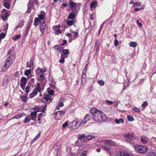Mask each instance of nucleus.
I'll return each mask as SVG.
<instances>
[{"label": "nucleus", "instance_id": "obj_3", "mask_svg": "<svg viewBox=\"0 0 156 156\" xmlns=\"http://www.w3.org/2000/svg\"><path fill=\"white\" fill-rule=\"evenodd\" d=\"M134 148L136 151L140 153H145L147 151V148L143 145H136Z\"/></svg>", "mask_w": 156, "mask_h": 156}, {"label": "nucleus", "instance_id": "obj_10", "mask_svg": "<svg viewBox=\"0 0 156 156\" xmlns=\"http://www.w3.org/2000/svg\"><path fill=\"white\" fill-rule=\"evenodd\" d=\"M27 82V80L26 78L24 77H21L20 80V86L23 90H24L25 87Z\"/></svg>", "mask_w": 156, "mask_h": 156}, {"label": "nucleus", "instance_id": "obj_38", "mask_svg": "<svg viewBox=\"0 0 156 156\" xmlns=\"http://www.w3.org/2000/svg\"><path fill=\"white\" fill-rule=\"evenodd\" d=\"M20 35H17L15 36L14 37H12V39L15 41H16L18 39L20 38Z\"/></svg>", "mask_w": 156, "mask_h": 156}, {"label": "nucleus", "instance_id": "obj_30", "mask_svg": "<svg viewBox=\"0 0 156 156\" xmlns=\"http://www.w3.org/2000/svg\"><path fill=\"white\" fill-rule=\"evenodd\" d=\"M33 7V5L32 4H29L28 5V9L27 11L28 13H30L31 11V10Z\"/></svg>", "mask_w": 156, "mask_h": 156}, {"label": "nucleus", "instance_id": "obj_13", "mask_svg": "<svg viewBox=\"0 0 156 156\" xmlns=\"http://www.w3.org/2000/svg\"><path fill=\"white\" fill-rule=\"evenodd\" d=\"M77 3L74 2L72 0H70L69 2V5L71 7V9L73 10L76 9V8Z\"/></svg>", "mask_w": 156, "mask_h": 156}, {"label": "nucleus", "instance_id": "obj_47", "mask_svg": "<svg viewBox=\"0 0 156 156\" xmlns=\"http://www.w3.org/2000/svg\"><path fill=\"white\" fill-rule=\"evenodd\" d=\"M54 91L53 90H51L50 91L48 92V95H50V96L54 94Z\"/></svg>", "mask_w": 156, "mask_h": 156}, {"label": "nucleus", "instance_id": "obj_25", "mask_svg": "<svg viewBox=\"0 0 156 156\" xmlns=\"http://www.w3.org/2000/svg\"><path fill=\"white\" fill-rule=\"evenodd\" d=\"M75 17V14L71 12L69 15L68 17V19H73Z\"/></svg>", "mask_w": 156, "mask_h": 156}, {"label": "nucleus", "instance_id": "obj_15", "mask_svg": "<svg viewBox=\"0 0 156 156\" xmlns=\"http://www.w3.org/2000/svg\"><path fill=\"white\" fill-rule=\"evenodd\" d=\"M104 143L106 144L111 146H114L115 143L112 141L110 140H107L104 141Z\"/></svg>", "mask_w": 156, "mask_h": 156}, {"label": "nucleus", "instance_id": "obj_41", "mask_svg": "<svg viewBox=\"0 0 156 156\" xmlns=\"http://www.w3.org/2000/svg\"><path fill=\"white\" fill-rule=\"evenodd\" d=\"M98 83L101 86H103L104 85V82L103 80L98 81Z\"/></svg>", "mask_w": 156, "mask_h": 156}, {"label": "nucleus", "instance_id": "obj_64", "mask_svg": "<svg viewBox=\"0 0 156 156\" xmlns=\"http://www.w3.org/2000/svg\"><path fill=\"white\" fill-rule=\"evenodd\" d=\"M8 79L6 78L3 80V82L4 83H6L8 82Z\"/></svg>", "mask_w": 156, "mask_h": 156}, {"label": "nucleus", "instance_id": "obj_7", "mask_svg": "<svg viewBox=\"0 0 156 156\" xmlns=\"http://www.w3.org/2000/svg\"><path fill=\"white\" fill-rule=\"evenodd\" d=\"M14 57L13 55H10L9 57L8 58L5 62V66L7 68H9L10 65L13 63Z\"/></svg>", "mask_w": 156, "mask_h": 156}, {"label": "nucleus", "instance_id": "obj_19", "mask_svg": "<svg viewBox=\"0 0 156 156\" xmlns=\"http://www.w3.org/2000/svg\"><path fill=\"white\" fill-rule=\"evenodd\" d=\"M10 14V13L9 12L5 13L2 17V20H6Z\"/></svg>", "mask_w": 156, "mask_h": 156}, {"label": "nucleus", "instance_id": "obj_21", "mask_svg": "<svg viewBox=\"0 0 156 156\" xmlns=\"http://www.w3.org/2000/svg\"><path fill=\"white\" fill-rule=\"evenodd\" d=\"M25 115H24V113H21L20 114H18L17 115H16V116H15L14 117H13L10 118L9 120H11L12 119H14L16 118V119H19L20 118H21L22 116H24Z\"/></svg>", "mask_w": 156, "mask_h": 156}, {"label": "nucleus", "instance_id": "obj_6", "mask_svg": "<svg viewBox=\"0 0 156 156\" xmlns=\"http://www.w3.org/2000/svg\"><path fill=\"white\" fill-rule=\"evenodd\" d=\"M90 113L92 115L93 120L97 122L98 120V109L95 108H92L90 110Z\"/></svg>", "mask_w": 156, "mask_h": 156}, {"label": "nucleus", "instance_id": "obj_18", "mask_svg": "<svg viewBox=\"0 0 156 156\" xmlns=\"http://www.w3.org/2000/svg\"><path fill=\"white\" fill-rule=\"evenodd\" d=\"M37 112L36 111H34L33 112H31L30 115L31 118H32V119L33 120H34L36 118L37 116Z\"/></svg>", "mask_w": 156, "mask_h": 156}, {"label": "nucleus", "instance_id": "obj_34", "mask_svg": "<svg viewBox=\"0 0 156 156\" xmlns=\"http://www.w3.org/2000/svg\"><path fill=\"white\" fill-rule=\"evenodd\" d=\"M30 88V87L29 86V85H28V84L26 87L25 92V93L27 94H28V93L29 91Z\"/></svg>", "mask_w": 156, "mask_h": 156}, {"label": "nucleus", "instance_id": "obj_45", "mask_svg": "<svg viewBox=\"0 0 156 156\" xmlns=\"http://www.w3.org/2000/svg\"><path fill=\"white\" fill-rule=\"evenodd\" d=\"M22 101L25 102L27 100V97L24 96H22L21 97Z\"/></svg>", "mask_w": 156, "mask_h": 156}, {"label": "nucleus", "instance_id": "obj_62", "mask_svg": "<svg viewBox=\"0 0 156 156\" xmlns=\"http://www.w3.org/2000/svg\"><path fill=\"white\" fill-rule=\"evenodd\" d=\"M87 71V69L84 68L82 71V74H86Z\"/></svg>", "mask_w": 156, "mask_h": 156}, {"label": "nucleus", "instance_id": "obj_24", "mask_svg": "<svg viewBox=\"0 0 156 156\" xmlns=\"http://www.w3.org/2000/svg\"><path fill=\"white\" fill-rule=\"evenodd\" d=\"M65 58H66L63 56L62 54H61V57L59 60V62L60 63H63L65 62Z\"/></svg>", "mask_w": 156, "mask_h": 156}, {"label": "nucleus", "instance_id": "obj_27", "mask_svg": "<svg viewBox=\"0 0 156 156\" xmlns=\"http://www.w3.org/2000/svg\"><path fill=\"white\" fill-rule=\"evenodd\" d=\"M86 77V74H82V78L81 80V83H83L85 81V79Z\"/></svg>", "mask_w": 156, "mask_h": 156}, {"label": "nucleus", "instance_id": "obj_22", "mask_svg": "<svg viewBox=\"0 0 156 156\" xmlns=\"http://www.w3.org/2000/svg\"><path fill=\"white\" fill-rule=\"evenodd\" d=\"M115 122L117 124H119L120 123H123L124 122V120L122 118H120L119 119H115Z\"/></svg>", "mask_w": 156, "mask_h": 156}, {"label": "nucleus", "instance_id": "obj_32", "mask_svg": "<svg viewBox=\"0 0 156 156\" xmlns=\"http://www.w3.org/2000/svg\"><path fill=\"white\" fill-rule=\"evenodd\" d=\"M73 22H74L73 20H68L67 21V24L68 26H71L73 24Z\"/></svg>", "mask_w": 156, "mask_h": 156}, {"label": "nucleus", "instance_id": "obj_63", "mask_svg": "<svg viewBox=\"0 0 156 156\" xmlns=\"http://www.w3.org/2000/svg\"><path fill=\"white\" fill-rule=\"evenodd\" d=\"M46 106H47L46 105H45L43 106V112H44V111L46 110Z\"/></svg>", "mask_w": 156, "mask_h": 156}, {"label": "nucleus", "instance_id": "obj_43", "mask_svg": "<svg viewBox=\"0 0 156 156\" xmlns=\"http://www.w3.org/2000/svg\"><path fill=\"white\" fill-rule=\"evenodd\" d=\"M101 148L102 149H104L106 151H109L110 150V149L108 147H106L103 146H102L101 147Z\"/></svg>", "mask_w": 156, "mask_h": 156}, {"label": "nucleus", "instance_id": "obj_53", "mask_svg": "<svg viewBox=\"0 0 156 156\" xmlns=\"http://www.w3.org/2000/svg\"><path fill=\"white\" fill-rule=\"evenodd\" d=\"M87 152L86 151H84L83 152H82L80 156H86V153Z\"/></svg>", "mask_w": 156, "mask_h": 156}, {"label": "nucleus", "instance_id": "obj_51", "mask_svg": "<svg viewBox=\"0 0 156 156\" xmlns=\"http://www.w3.org/2000/svg\"><path fill=\"white\" fill-rule=\"evenodd\" d=\"M147 101H145L143 102V103L142 105V106L143 107H145L147 106Z\"/></svg>", "mask_w": 156, "mask_h": 156}, {"label": "nucleus", "instance_id": "obj_26", "mask_svg": "<svg viewBox=\"0 0 156 156\" xmlns=\"http://www.w3.org/2000/svg\"><path fill=\"white\" fill-rule=\"evenodd\" d=\"M44 74H42L40 75L39 79H38L39 81H44L45 77H44Z\"/></svg>", "mask_w": 156, "mask_h": 156}, {"label": "nucleus", "instance_id": "obj_8", "mask_svg": "<svg viewBox=\"0 0 156 156\" xmlns=\"http://www.w3.org/2000/svg\"><path fill=\"white\" fill-rule=\"evenodd\" d=\"M65 112V111H57L55 113V119L56 120H59L61 119L62 118Z\"/></svg>", "mask_w": 156, "mask_h": 156}, {"label": "nucleus", "instance_id": "obj_52", "mask_svg": "<svg viewBox=\"0 0 156 156\" xmlns=\"http://www.w3.org/2000/svg\"><path fill=\"white\" fill-rule=\"evenodd\" d=\"M6 34L4 33H2L0 34V38L1 39H3L5 36Z\"/></svg>", "mask_w": 156, "mask_h": 156}, {"label": "nucleus", "instance_id": "obj_23", "mask_svg": "<svg viewBox=\"0 0 156 156\" xmlns=\"http://www.w3.org/2000/svg\"><path fill=\"white\" fill-rule=\"evenodd\" d=\"M97 4V2L94 1H92L90 5V7L91 8H95L96 7Z\"/></svg>", "mask_w": 156, "mask_h": 156}, {"label": "nucleus", "instance_id": "obj_36", "mask_svg": "<svg viewBox=\"0 0 156 156\" xmlns=\"http://www.w3.org/2000/svg\"><path fill=\"white\" fill-rule=\"evenodd\" d=\"M148 156H156V154L152 152H150L147 154Z\"/></svg>", "mask_w": 156, "mask_h": 156}, {"label": "nucleus", "instance_id": "obj_46", "mask_svg": "<svg viewBox=\"0 0 156 156\" xmlns=\"http://www.w3.org/2000/svg\"><path fill=\"white\" fill-rule=\"evenodd\" d=\"M73 33L74 34V35L75 37V38L76 37H77L79 36L78 33L77 32H73Z\"/></svg>", "mask_w": 156, "mask_h": 156}, {"label": "nucleus", "instance_id": "obj_31", "mask_svg": "<svg viewBox=\"0 0 156 156\" xmlns=\"http://www.w3.org/2000/svg\"><path fill=\"white\" fill-rule=\"evenodd\" d=\"M124 152L119 151L115 154V156H123Z\"/></svg>", "mask_w": 156, "mask_h": 156}, {"label": "nucleus", "instance_id": "obj_14", "mask_svg": "<svg viewBox=\"0 0 156 156\" xmlns=\"http://www.w3.org/2000/svg\"><path fill=\"white\" fill-rule=\"evenodd\" d=\"M45 12L44 11H41V14L38 15V17L40 20V22H41V20H42V21L44 20L45 21V18L44 17V16L45 15Z\"/></svg>", "mask_w": 156, "mask_h": 156}, {"label": "nucleus", "instance_id": "obj_57", "mask_svg": "<svg viewBox=\"0 0 156 156\" xmlns=\"http://www.w3.org/2000/svg\"><path fill=\"white\" fill-rule=\"evenodd\" d=\"M39 21H40V20L38 17H36L35 18L34 20V23H36V22H37Z\"/></svg>", "mask_w": 156, "mask_h": 156}, {"label": "nucleus", "instance_id": "obj_2", "mask_svg": "<svg viewBox=\"0 0 156 156\" xmlns=\"http://www.w3.org/2000/svg\"><path fill=\"white\" fill-rule=\"evenodd\" d=\"M124 137L126 141L131 143L132 140L135 138V135L133 132H127L124 134Z\"/></svg>", "mask_w": 156, "mask_h": 156}, {"label": "nucleus", "instance_id": "obj_35", "mask_svg": "<svg viewBox=\"0 0 156 156\" xmlns=\"http://www.w3.org/2000/svg\"><path fill=\"white\" fill-rule=\"evenodd\" d=\"M94 138L95 137L93 136L88 135L87 136V138H85V139H87L88 140H89Z\"/></svg>", "mask_w": 156, "mask_h": 156}, {"label": "nucleus", "instance_id": "obj_12", "mask_svg": "<svg viewBox=\"0 0 156 156\" xmlns=\"http://www.w3.org/2000/svg\"><path fill=\"white\" fill-rule=\"evenodd\" d=\"M10 0H4L2 3L4 6L7 9H9L10 7L9 3L10 2Z\"/></svg>", "mask_w": 156, "mask_h": 156}, {"label": "nucleus", "instance_id": "obj_56", "mask_svg": "<svg viewBox=\"0 0 156 156\" xmlns=\"http://www.w3.org/2000/svg\"><path fill=\"white\" fill-rule=\"evenodd\" d=\"M80 140H79L77 141L76 142V145H77V146H80L81 145V143L80 142Z\"/></svg>", "mask_w": 156, "mask_h": 156}, {"label": "nucleus", "instance_id": "obj_61", "mask_svg": "<svg viewBox=\"0 0 156 156\" xmlns=\"http://www.w3.org/2000/svg\"><path fill=\"white\" fill-rule=\"evenodd\" d=\"M136 23L140 27H141L142 26V24L140 23L139 22L138 20H136Z\"/></svg>", "mask_w": 156, "mask_h": 156}, {"label": "nucleus", "instance_id": "obj_20", "mask_svg": "<svg viewBox=\"0 0 156 156\" xmlns=\"http://www.w3.org/2000/svg\"><path fill=\"white\" fill-rule=\"evenodd\" d=\"M51 96L50 95L47 94L44 96L43 98L45 99L46 101H51L52 100L51 98Z\"/></svg>", "mask_w": 156, "mask_h": 156}, {"label": "nucleus", "instance_id": "obj_54", "mask_svg": "<svg viewBox=\"0 0 156 156\" xmlns=\"http://www.w3.org/2000/svg\"><path fill=\"white\" fill-rule=\"evenodd\" d=\"M114 44L115 46H117L119 45V42L117 39H115L114 41Z\"/></svg>", "mask_w": 156, "mask_h": 156}, {"label": "nucleus", "instance_id": "obj_44", "mask_svg": "<svg viewBox=\"0 0 156 156\" xmlns=\"http://www.w3.org/2000/svg\"><path fill=\"white\" fill-rule=\"evenodd\" d=\"M123 156H132V155L131 154L128 153L126 152H124Z\"/></svg>", "mask_w": 156, "mask_h": 156}, {"label": "nucleus", "instance_id": "obj_55", "mask_svg": "<svg viewBox=\"0 0 156 156\" xmlns=\"http://www.w3.org/2000/svg\"><path fill=\"white\" fill-rule=\"evenodd\" d=\"M40 133L39 132L38 134L34 138V140H37L39 137H40Z\"/></svg>", "mask_w": 156, "mask_h": 156}, {"label": "nucleus", "instance_id": "obj_28", "mask_svg": "<svg viewBox=\"0 0 156 156\" xmlns=\"http://www.w3.org/2000/svg\"><path fill=\"white\" fill-rule=\"evenodd\" d=\"M85 135L84 134H79L78 135L79 140H80V142H81V140H82L83 138H85Z\"/></svg>", "mask_w": 156, "mask_h": 156}, {"label": "nucleus", "instance_id": "obj_5", "mask_svg": "<svg viewBox=\"0 0 156 156\" xmlns=\"http://www.w3.org/2000/svg\"><path fill=\"white\" fill-rule=\"evenodd\" d=\"M82 124L81 120L76 119L72 122V127L74 129L78 128Z\"/></svg>", "mask_w": 156, "mask_h": 156}, {"label": "nucleus", "instance_id": "obj_58", "mask_svg": "<svg viewBox=\"0 0 156 156\" xmlns=\"http://www.w3.org/2000/svg\"><path fill=\"white\" fill-rule=\"evenodd\" d=\"M61 31L60 30H58L55 32V34L57 35H58L61 33Z\"/></svg>", "mask_w": 156, "mask_h": 156}, {"label": "nucleus", "instance_id": "obj_16", "mask_svg": "<svg viewBox=\"0 0 156 156\" xmlns=\"http://www.w3.org/2000/svg\"><path fill=\"white\" fill-rule=\"evenodd\" d=\"M63 54H64L63 56L66 58L68 57V55L69 54V50L68 49H63L62 50Z\"/></svg>", "mask_w": 156, "mask_h": 156}, {"label": "nucleus", "instance_id": "obj_29", "mask_svg": "<svg viewBox=\"0 0 156 156\" xmlns=\"http://www.w3.org/2000/svg\"><path fill=\"white\" fill-rule=\"evenodd\" d=\"M137 45V44L135 42H132L130 43L129 46L133 47H135Z\"/></svg>", "mask_w": 156, "mask_h": 156}, {"label": "nucleus", "instance_id": "obj_40", "mask_svg": "<svg viewBox=\"0 0 156 156\" xmlns=\"http://www.w3.org/2000/svg\"><path fill=\"white\" fill-rule=\"evenodd\" d=\"M34 83V79L33 78H31L30 79V81L28 83V85H33Z\"/></svg>", "mask_w": 156, "mask_h": 156}, {"label": "nucleus", "instance_id": "obj_37", "mask_svg": "<svg viewBox=\"0 0 156 156\" xmlns=\"http://www.w3.org/2000/svg\"><path fill=\"white\" fill-rule=\"evenodd\" d=\"M127 118L128 120L129 121H133L134 120L133 118L131 116L128 115L127 116Z\"/></svg>", "mask_w": 156, "mask_h": 156}, {"label": "nucleus", "instance_id": "obj_17", "mask_svg": "<svg viewBox=\"0 0 156 156\" xmlns=\"http://www.w3.org/2000/svg\"><path fill=\"white\" fill-rule=\"evenodd\" d=\"M148 139L145 136H142L141 138V142L143 144L146 143L148 141Z\"/></svg>", "mask_w": 156, "mask_h": 156}, {"label": "nucleus", "instance_id": "obj_49", "mask_svg": "<svg viewBox=\"0 0 156 156\" xmlns=\"http://www.w3.org/2000/svg\"><path fill=\"white\" fill-rule=\"evenodd\" d=\"M68 125V123L66 122L64 124H62V127L63 129H64L66 126H67Z\"/></svg>", "mask_w": 156, "mask_h": 156}, {"label": "nucleus", "instance_id": "obj_9", "mask_svg": "<svg viewBox=\"0 0 156 156\" xmlns=\"http://www.w3.org/2000/svg\"><path fill=\"white\" fill-rule=\"evenodd\" d=\"M40 25V29L41 32V36L43 34L44 32V30L46 28V26L45 24V21L44 20L42 22H41Z\"/></svg>", "mask_w": 156, "mask_h": 156}, {"label": "nucleus", "instance_id": "obj_39", "mask_svg": "<svg viewBox=\"0 0 156 156\" xmlns=\"http://www.w3.org/2000/svg\"><path fill=\"white\" fill-rule=\"evenodd\" d=\"M31 73V71L30 69L26 70L24 72V74L26 75H28Z\"/></svg>", "mask_w": 156, "mask_h": 156}, {"label": "nucleus", "instance_id": "obj_42", "mask_svg": "<svg viewBox=\"0 0 156 156\" xmlns=\"http://www.w3.org/2000/svg\"><path fill=\"white\" fill-rule=\"evenodd\" d=\"M47 71V70L44 69H40V72L42 73V74H43V73H44L46 72Z\"/></svg>", "mask_w": 156, "mask_h": 156}, {"label": "nucleus", "instance_id": "obj_60", "mask_svg": "<svg viewBox=\"0 0 156 156\" xmlns=\"http://www.w3.org/2000/svg\"><path fill=\"white\" fill-rule=\"evenodd\" d=\"M67 41L66 40H64L63 41V43L62 44H61V45L62 46H63L65 44H66Z\"/></svg>", "mask_w": 156, "mask_h": 156}, {"label": "nucleus", "instance_id": "obj_4", "mask_svg": "<svg viewBox=\"0 0 156 156\" xmlns=\"http://www.w3.org/2000/svg\"><path fill=\"white\" fill-rule=\"evenodd\" d=\"M98 122H101L105 121L107 117L105 114L98 110Z\"/></svg>", "mask_w": 156, "mask_h": 156}, {"label": "nucleus", "instance_id": "obj_59", "mask_svg": "<svg viewBox=\"0 0 156 156\" xmlns=\"http://www.w3.org/2000/svg\"><path fill=\"white\" fill-rule=\"evenodd\" d=\"M105 22H103V23L101 24V26L100 27V28L99 29V34L100 33V31H101V29L103 28V26L105 24Z\"/></svg>", "mask_w": 156, "mask_h": 156}, {"label": "nucleus", "instance_id": "obj_50", "mask_svg": "<svg viewBox=\"0 0 156 156\" xmlns=\"http://www.w3.org/2000/svg\"><path fill=\"white\" fill-rule=\"evenodd\" d=\"M30 120H29L27 117H26L25 119L24 120V122L26 123H27L29 122Z\"/></svg>", "mask_w": 156, "mask_h": 156}, {"label": "nucleus", "instance_id": "obj_48", "mask_svg": "<svg viewBox=\"0 0 156 156\" xmlns=\"http://www.w3.org/2000/svg\"><path fill=\"white\" fill-rule=\"evenodd\" d=\"M105 102L107 104L109 105H111L113 103V101L108 100H106Z\"/></svg>", "mask_w": 156, "mask_h": 156}, {"label": "nucleus", "instance_id": "obj_11", "mask_svg": "<svg viewBox=\"0 0 156 156\" xmlns=\"http://www.w3.org/2000/svg\"><path fill=\"white\" fill-rule=\"evenodd\" d=\"M91 118V116L90 114H87L84 118L83 119L81 120L82 124H85Z\"/></svg>", "mask_w": 156, "mask_h": 156}, {"label": "nucleus", "instance_id": "obj_1", "mask_svg": "<svg viewBox=\"0 0 156 156\" xmlns=\"http://www.w3.org/2000/svg\"><path fill=\"white\" fill-rule=\"evenodd\" d=\"M44 89V88H41L40 86V84L38 83H37V85L33 91L29 95L30 98H32L36 95L37 94V92L41 93L42 90Z\"/></svg>", "mask_w": 156, "mask_h": 156}, {"label": "nucleus", "instance_id": "obj_33", "mask_svg": "<svg viewBox=\"0 0 156 156\" xmlns=\"http://www.w3.org/2000/svg\"><path fill=\"white\" fill-rule=\"evenodd\" d=\"M132 111H134L137 112H139L140 111V110L139 108L135 107L132 108Z\"/></svg>", "mask_w": 156, "mask_h": 156}]
</instances>
